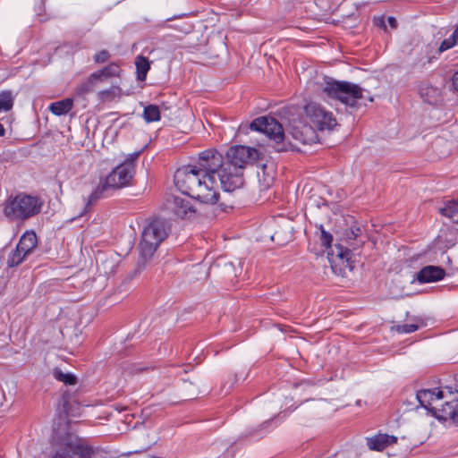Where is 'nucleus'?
<instances>
[{
	"label": "nucleus",
	"mask_w": 458,
	"mask_h": 458,
	"mask_svg": "<svg viewBox=\"0 0 458 458\" xmlns=\"http://www.w3.org/2000/svg\"><path fill=\"white\" fill-rule=\"evenodd\" d=\"M174 183L183 194L200 202L215 204L218 200L216 179L200 165L199 160L198 165L179 167L174 173Z\"/></svg>",
	"instance_id": "nucleus-1"
},
{
	"label": "nucleus",
	"mask_w": 458,
	"mask_h": 458,
	"mask_svg": "<svg viewBox=\"0 0 458 458\" xmlns=\"http://www.w3.org/2000/svg\"><path fill=\"white\" fill-rule=\"evenodd\" d=\"M200 165L215 177V174L220 179V183L225 191H233L243 185V172L233 170L232 167L222 165V155L214 149H207L199 154Z\"/></svg>",
	"instance_id": "nucleus-2"
},
{
	"label": "nucleus",
	"mask_w": 458,
	"mask_h": 458,
	"mask_svg": "<svg viewBox=\"0 0 458 458\" xmlns=\"http://www.w3.org/2000/svg\"><path fill=\"white\" fill-rule=\"evenodd\" d=\"M170 226L166 220L153 219L143 229L140 242V259L148 262L152 259L160 243L167 237Z\"/></svg>",
	"instance_id": "nucleus-3"
},
{
	"label": "nucleus",
	"mask_w": 458,
	"mask_h": 458,
	"mask_svg": "<svg viewBox=\"0 0 458 458\" xmlns=\"http://www.w3.org/2000/svg\"><path fill=\"white\" fill-rule=\"evenodd\" d=\"M322 92L330 99H335L346 106L355 107L358 101L363 98V89L358 84L335 81L326 78L322 86Z\"/></svg>",
	"instance_id": "nucleus-4"
},
{
	"label": "nucleus",
	"mask_w": 458,
	"mask_h": 458,
	"mask_svg": "<svg viewBox=\"0 0 458 458\" xmlns=\"http://www.w3.org/2000/svg\"><path fill=\"white\" fill-rule=\"evenodd\" d=\"M41 208L42 202L38 197L18 194L7 199L4 212L11 219L25 220L38 214Z\"/></svg>",
	"instance_id": "nucleus-5"
},
{
	"label": "nucleus",
	"mask_w": 458,
	"mask_h": 458,
	"mask_svg": "<svg viewBox=\"0 0 458 458\" xmlns=\"http://www.w3.org/2000/svg\"><path fill=\"white\" fill-rule=\"evenodd\" d=\"M98 449L85 438L67 436L51 458H95Z\"/></svg>",
	"instance_id": "nucleus-6"
},
{
	"label": "nucleus",
	"mask_w": 458,
	"mask_h": 458,
	"mask_svg": "<svg viewBox=\"0 0 458 458\" xmlns=\"http://www.w3.org/2000/svg\"><path fill=\"white\" fill-rule=\"evenodd\" d=\"M140 152L129 154L125 160L114 168L104 180L110 189H121L131 184L134 174L136 161Z\"/></svg>",
	"instance_id": "nucleus-7"
},
{
	"label": "nucleus",
	"mask_w": 458,
	"mask_h": 458,
	"mask_svg": "<svg viewBox=\"0 0 458 458\" xmlns=\"http://www.w3.org/2000/svg\"><path fill=\"white\" fill-rule=\"evenodd\" d=\"M258 158V151L254 148L247 146H233L228 148L225 160L222 165L232 167L233 170L243 172L245 166Z\"/></svg>",
	"instance_id": "nucleus-8"
},
{
	"label": "nucleus",
	"mask_w": 458,
	"mask_h": 458,
	"mask_svg": "<svg viewBox=\"0 0 458 458\" xmlns=\"http://www.w3.org/2000/svg\"><path fill=\"white\" fill-rule=\"evenodd\" d=\"M304 113L312 127L319 131L332 130L336 125L333 114L327 111L320 105L311 102L305 106Z\"/></svg>",
	"instance_id": "nucleus-9"
},
{
	"label": "nucleus",
	"mask_w": 458,
	"mask_h": 458,
	"mask_svg": "<svg viewBox=\"0 0 458 458\" xmlns=\"http://www.w3.org/2000/svg\"><path fill=\"white\" fill-rule=\"evenodd\" d=\"M250 128L253 131L263 132L276 143L284 141L285 138L281 123L270 116L256 118L250 123Z\"/></svg>",
	"instance_id": "nucleus-10"
},
{
	"label": "nucleus",
	"mask_w": 458,
	"mask_h": 458,
	"mask_svg": "<svg viewBox=\"0 0 458 458\" xmlns=\"http://www.w3.org/2000/svg\"><path fill=\"white\" fill-rule=\"evenodd\" d=\"M289 135L302 144H310L316 138L313 127L301 121H293L289 124Z\"/></svg>",
	"instance_id": "nucleus-11"
},
{
	"label": "nucleus",
	"mask_w": 458,
	"mask_h": 458,
	"mask_svg": "<svg viewBox=\"0 0 458 458\" xmlns=\"http://www.w3.org/2000/svg\"><path fill=\"white\" fill-rule=\"evenodd\" d=\"M450 399L446 400L441 409L436 412V417L442 420H452L458 425V392H448Z\"/></svg>",
	"instance_id": "nucleus-12"
},
{
	"label": "nucleus",
	"mask_w": 458,
	"mask_h": 458,
	"mask_svg": "<svg viewBox=\"0 0 458 458\" xmlns=\"http://www.w3.org/2000/svg\"><path fill=\"white\" fill-rule=\"evenodd\" d=\"M170 208L177 217L182 219L193 218L197 212L190 199L181 197L173 198Z\"/></svg>",
	"instance_id": "nucleus-13"
},
{
	"label": "nucleus",
	"mask_w": 458,
	"mask_h": 458,
	"mask_svg": "<svg viewBox=\"0 0 458 458\" xmlns=\"http://www.w3.org/2000/svg\"><path fill=\"white\" fill-rule=\"evenodd\" d=\"M446 397L445 394L442 390L438 389H422L417 392L416 400L419 403V406L423 407L427 410L432 411L435 409L431 407L432 403L436 401H439L443 398Z\"/></svg>",
	"instance_id": "nucleus-14"
},
{
	"label": "nucleus",
	"mask_w": 458,
	"mask_h": 458,
	"mask_svg": "<svg viewBox=\"0 0 458 458\" xmlns=\"http://www.w3.org/2000/svg\"><path fill=\"white\" fill-rule=\"evenodd\" d=\"M367 445L369 450L382 452L397 442V437L393 435L378 433L367 437Z\"/></svg>",
	"instance_id": "nucleus-15"
},
{
	"label": "nucleus",
	"mask_w": 458,
	"mask_h": 458,
	"mask_svg": "<svg viewBox=\"0 0 458 458\" xmlns=\"http://www.w3.org/2000/svg\"><path fill=\"white\" fill-rule=\"evenodd\" d=\"M445 276V270L440 267L426 266L415 276L416 280L421 284L442 280Z\"/></svg>",
	"instance_id": "nucleus-16"
},
{
	"label": "nucleus",
	"mask_w": 458,
	"mask_h": 458,
	"mask_svg": "<svg viewBox=\"0 0 458 458\" xmlns=\"http://www.w3.org/2000/svg\"><path fill=\"white\" fill-rule=\"evenodd\" d=\"M419 95L421 99L429 105H437L441 101V91L427 82H421L419 86Z\"/></svg>",
	"instance_id": "nucleus-17"
},
{
	"label": "nucleus",
	"mask_w": 458,
	"mask_h": 458,
	"mask_svg": "<svg viewBox=\"0 0 458 458\" xmlns=\"http://www.w3.org/2000/svg\"><path fill=\"white\" fill-rule=\"evenodd\" d=\"M120 73V67L115 63H111L102 69L91 73V76L92 80H94L96 83L98 84L104 82L109 78L119 77Z\"/></svg>",
	"instance_id": "nucleus-18"
},
{
	"label": "nucleus",
	"mask_w": 458,
	"mask_h": 458,
	"mask_svg": "<svg viewBox=\"0 0 458 458\" xmlns=\"http://www.w3.org/2000/svg\"><path fill=\"white\" fill-rule=\"evenodd\" d=\"M37 243L38 240L36 233L32 231H27L21 237L17 246L23 251V253L29 256L37 247Z\"/></svg>",
	"instance_id": "nucleus-19"
},
{
	"label": "nucleus",
	"mask_w": 458,
	"mask_h": 458,
	"mask_svg": "<svg viewBox=\"0 0 458 458\" xmlns=\"http://www.w3.org/2000/svg\"><path fill=\"white\" fill-rule=\"evenodd\" d=\"M108 189H110L108 186H106V182L105 181H101L99 182V184L96 187V189L90 193V195L88 197L87 200H86V203H85V207H84V210L83 212L81 213L82 214H85L87 212H89L90 207L97 201L99 199H101L103 197V194L106 191H107Z\"/></svg>",
	"instance_id": "nucleus-20"
},
{
	"label": "nucleus",
	"mask_w": 458,
	"mask_h": 458,
	"mask_svg": "<svg viewBox=\"0 0 458 458\" xmlns=\"http://www.w3.org/2000/svg\"><path fill=\"white\" fill-rule=\"evenodd\" d=\"M16 94L11 89L0 91V112H9L13 109Z\"/></svg>",
	"instance_id": "nucleus-21"
},
{
	"label": "nucleus",
	"mask_w": 458,
	"mask_h": 458,
	"mask_svg": "<svg viewBox=\"0 0 458 458\" xmlns=\"http://www.w3.org/2000/svg\"><path fill=\"white\" fill-rule=\"evenodd\" d=\"M73 106L72 98H65L61 101L51 103L49 110L55 115H63L71 111Z\"/></svg>",
	"instance_id": "nucleus-22"
},
{
	"label": "nucleus",
	"mask_w": 458,
	"mask_h": 458,
	"mask_svg": "<svg viewBox=\"0 0 458 458\" xmlns=\"http://www.w3.org/2000/svg\"><path fill=\"white\" fill-rule=\"evenodd\" d=\"M135 65L137 70L138 80L144 81L150 68L148 60L142 55H139L136 57Z\"/></svg>",
	"instance_id": "nucleus-23"
},
{
	"label": "nucleus",
	"mask_w": 458,
	"mask_h": 458,
	"mask_svg": "<svg viewBox=\"0 0 458 458\" xmlns=\"http://www.w3.org/2000/svg\"><path fill=\"white\" fill-rule=\"evenodd\" d=\"M53 376L56 380L63 382L68 386H73L77 382V378L73 374L64 373L58 368H55L53 370Z\"/></svg>",
	"instance_id": "nucleus-24"
},
{
	"label": "nucleus",
	"mask_w": 458,
	"mask_h": 458,
	"mask_svg": "<svg viewBox=\"0 0 458 458\" xmlns=\"http://www.w3.org/2000/svg\"><path fill=\"white\" fill-rule=\"evenodd\" d=\"M143 118L147 123H153L160 120V111L157 106L149 105L144 108Z\"/></svg>",
	"instance_id": "nucleus-25"
},
{
	"label": "nucleus",
	"mask_w": 458,
	"mask_h": 458,
	"mask_svg": "<svg viewBox=\"0 0 458 458\" xmlns=\"http://www.w3.org/2000/svg\"><path fill=\"white\" fill-rule=\"evenodd\" d=\"M27 256V254L23 253V251L20 250L18 246H16V249L13 250L8 257V267H13L20 265L26 259Z\"/></svg>",
	"instance_id": "nucleus-26"
},
{
	"label": "nucleus",
	"mask_w": 458,
	"mask_h": 458,
	"mask_svg": "<svg viewBox=\"0 0 458 458\" xmlns=\"http://www.w3.org/2000/svg\"><path fill=\"white\" fill-rule=\"evenodd\" d=\"M120 88L118 86H112L107 89L100 90L98 92V99L101 102L110 101L119 95Z\"/></svg>",
	"instance_id": "nucleus-27"
},
{
	"label": "nucleus",
	"mask_w": 458,
	"mask_h": 458,
	"mask_svg": "<svg viewBox=\"0 0 458 458\" xmlns=\"http://www.w3.org/2000/svg\"><path fill=\"white\" fill-rule=\"evenodd\" d=\"M97 86L98 84L94 80H92V76L90 74L88 80L77 88V92L80 96H84L92 92Z\"/></svg>",
	"instance_id": "nucleus-28"
},
{
	"label": "nucleus",
	"mask_w": 458,
	"mask_h": 458,
	"mask_svg": "<svg viewBox=\"0 0 458 458\" xmlns=\"http://www.w3.org/2000/svg\"><path fill=\"white\" fill-rule=\"evenodd\" d=\"M422 325L421 320L415 319L413 323L396 326L395 330L400 334H409L417 331Z\"/></svg>",
	"instance_id": "nucleus-29"
},
{
	"label": "nucleus",
	"mask_w": 458,
	"mask_h": 458,
	"mask_svg": "<svg viewBox=\"0 0 458 458\" xmlns=\"http://www.w3.org/2000/svg\"><path fill=\"white\" fill-rule=\"evenodd\" d=\"M332 256L335 255L337 258H339L342 260L349 261L352 256V251L348 248H344L340 244H336L335 246V249L332 250L331 253Z\"/></svg>",
	"instance_id": "nucleus-30"
},
{
	"label": "nucleus",
	"mask_w": 458,
	"mask_h": 458,
	"mask_svg": "<svg viewBox=\"0 0 458 458\" xmlns=\"http://www.w3.org/2000/svg\"><path fill=\"white\" fill-rule=\"evenodd\" d=\"M440 212L447 217H453L458 214V201H448L445 206L440 209Z\"/></svg>",
	"instance_id": "nucleus-31"
},
{
	"label": "nucleus",
	"mask_w": 458,
	"mask_h": 458,
	"mask_svg": "<svg viewBox=\"0 0 458 458\" xmlns=\"http://www.w3.org/2000/svg\"><path fill=\"white\" fill-rule=\"evenodd\" d=\"M457 44H458L457 40L454 38V36L452 34L449 38H447L442 41V43L439 46L438 52L443 53V52L454 47Z\"/></svg>",
	"instance_id": "nucleus-32"
},
{
	"label": "nucleus",
	"mask_w": 458,
	"mask_h": 458,
	"mask_svg": "<svg viewBox=\"0 0 458 458\" xmlns=\"http://www.w3.org/2000/svg\"><path fill=\"white\" fill-rule=\"evenodd\" d=\"M320 241H321V244L325 248H327V249L331 248L333 236L331 235V233L325 231L322 227H321Z\"/></svg>",
	"instance_id": "nucleus-33"
},
{
	"label": "nucleus",
	"mask_w": 458,
	"mask_h": 458,
	"mask_svg": "<svg viewBox=\"0 0 458 458\" xmlns=\"http://www.w3.org/2000/svg\"><path fill=\"white\" fill-rule=\"evenodd\" d=\"M110 54L106 50H101L100 52L97 53L93 59L96 64H103L106 62L110 58Z\"/></svg>",
	"instance_id": "nucleus-34"
},
{
	"label": "nucleus",
	"mask_w": 458,
	"mask_h": 458,
	"mask_svg": "<svg viewBox=\"0 0 458 458\" xmlns=\"http://www.w3.org/2000/svg\"><path fill=\"white\" fill-rule=\"evenodd\" d=\"M361 233V229L358 226L351 227L349 230L346 231V238L347 240H357L358 237Z\"/></svg>",
	"instance_id": "nucleus-35"
},
{
	"label": "nucleus",
	"mask_w": 458,
	"mask_h": 458,
	"mask_svg": "<svg viewBox=\"0 0 458 458\" xmlns=\"http://www.w3.org/2000/svg\"><path fill=\"white\" fill-rule=\"evenodd\" d=\"M265 169H266V166H264L262 168V174H263V182H262V186H263V189L264 190H267L268 189L274 182V176L272 175H268V176H265Z\"/></svg>",
	"instance_id": "nucleus-36"
},
{
	"label": "nucleus",
	"mask_w": 458,
	"mask_h": 458,
	"mask_svg": "<svg viewBox=\"0 0 458 458\" xmlns=\"http://www.w3.org/2000/svg\"><path fill=\"white\" fill-rule=\"evenodd\" d=\"M452 81L454 90L458 92V71L453 75Z\"/></svg>",
	"instance_id": "nucleus-37"
},
{
	"label": "nucleus",
	"mask_w": 458,
	"mask_h": 458,
	"mask_svg": "<svg viewBox=\"0 0 458 458\" xmlns=\"http://www.w3.org/2000/svg\"><path fill=\"white\" fill-rule=\"evenodd\" d=\"M388 24L393 28L395 29L397 27V21L394 17L389 16L387 18Z\"/></svg>",
	"instance_id": "nucleus-38"
},
{
	"label": "nucleus",
	"mask_w": 458,
	"mask_h": 458,
	"mask_svg": "<svg viewBox=\"0 0 458 458\" xmlns=\"http://www.w3.org/2000/svg\"><path fill=\"white\" fill-rule=\"evenodd\" d=\"M453 36L454 38L457 40L458 42V26L456 27V29L454 30V31L453 32Z\"/></svg>",
	"instance_id": "nucleus-39"
},
{
	"label": "nucleus",
	"mask_w": 458,
	"mask_h": 458,
	"mask_svg": "<svg viewBox=\"0 0 458 458\" xmlns=\"http://www.w3.org/2000/svg\"><path fill=\"white\" fill-rule=\"evenodd\" d=\"M5 132V130L2 123H0V136H4Z\"/></svg>",
	"instance_id": "nucleus-40"
},
{
	"label": "nucleus",
	"mask_w": 458,
	"mask_h": 458,
	"mask_svg": "<svg viewBox=\"0 0 458 458\" xmlns=\"http://www.w3.org/2000/svg\"><path fill=\"white\" fill-rule=\"evenodd\" d=\"M258 176L259 177V182H261L262 180L260 179V174L259 173L258 174Z\"/></svg>",
	"instance_id": "nucleus-41"
}]
</instances>
